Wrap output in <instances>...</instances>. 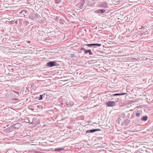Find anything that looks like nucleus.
<instances>
[{"label": "nucleus", "mask_w": 153, "mask_h": 153, "mask_svg": "<svg viewBox=\"0 0 153 153\" xmlns=\"http://www.w3.org/2000/svg\"><path fill=\"white\" fill-rule=\"evenodd\" d=\"M39 15L36 13H31L29 16V18L32 20H35L36 18H39Z\"/></svg>", "instance_id": "1"}, {"label": "nucleus", "mask_w": 153, "mask_h": 153, "mask_svg": "<svg viewBox=\"0 0 153 153\" xmlns=\"http://www.w3.org/2000/svg\"><path fill=\"white\" fill-rule=\"evenodd\" d=\"M55 2L56 3L58 4L61 1V0H55Z\"/></svg>", "instance_id": "14"}, {"label": "nucleus", "mask_w": 153, "mask_h": 153, "mask_svg": "<svg viewBox=\"0 0 153 153\" xmlns=\"http://www.w3.org/2000/svg\"><path fill=\"white\" fill-rule=\"evenodd\" d=\"M100 7L104 8H107L108 7V5L107 2L104 1L102 2L100 4Z\"/></svg>", "instance_id": "4"}, {"label": "nucleus", "mask_w": 153, "mask_h": 153, "mask_svg": "<svg viewBox=\"0 0 153 153\" xmlns=\"http://www.w3.org/2000/svg\"><path fill=\"white\" fill-rule=\"evenodd\" d=\"M147 116H144L142 117V120L143 121H146L147 120Z\"/></svg>", "instance_id": "10"}, {"label": "nucleus", "mask_w": 153, "mask_h": 153, "mask_svg": "<svg viewBox=\"0 0 153 153\" xmlns=\"http://www.w3.org/2000/svg\"><path fill=\"white\" fill-rule=\"evenodd\" d=\"M27 42L28 43H30V41H28Z\"/></svg>", "instance_id": "21"}, {"label": "nucleus", "mask_w": 153, "mask_h": 153, "mask_svg": "<svg viewBox=\"0 0 153 153\" xmlns=\"http://www.w3.org/2000/svg\"><path fill=\"white\" fill-rule=\"evenodd\" d=\"M124 94V93H122V94H114V96L116 95H123Z\"/></svg>", "instance_id": "12"}, {"label": "nucleus", "mask_w": 153, "mask_h": 153, "mask_svg": "<svg viewBox=\"0 0 153 153\" xmlns=\"http://www.w3.org/2000/svg\"><path fill=\"white\" fill-rule=\"evenodd\" d=\"M63 149H64L59 148V149H56L55 150L57 151H60L62 150Z\"/></svg>", "instance_id": "15"}, {"label": "nucleus", "mask_w": 153, "mask_h": 153, "mask_svg": "<svg viewBox=\"0 0 153 153\" xmlns=\"http://www.w3.org/2000/svg\"><path fill=\"white\" fill-rule=\"evenodd\" d=\"M66 104L67 105H69L71 106H72L74 105V102L72 101H70L69 102H66Z\"/></svg>", "instance_id": "9"}, {"label": "nucleus", "mask_w": 153, "mask_h": 153, "mask_svg": "<svg viewBox=\"0 0 153 153\" xmlns=\"http://www.w3.org/2000/svg\"><path fill=\"white\" fill-rule=\"evenodd\" d=\"M42 96L43 95H40L39 96V100H41L42 99L43 97H42Z\"/></svg>", "instance_id": "16"}, {"label": "nucleus", "mask_w": 153, "mask_h": 153, "mask_svg": "<svg viewBox=\"0 0 153 153\" xmlns=\"http://www.w3.org/2000/svg\"><path fill=\"white\" fill-rule=\"evenodd\" d=\"M140 115V114L139 113H136V115L137 117L139 116Z\"/></svg>", "instance_id": "17"}, {"label": "nucleus", "mask_w": 153, "mask_h": 153, "mask_svg": "<svg viewBox=\"0 0 153 153\" xmlns=\"http://www.w3.org/2000/svg\"><path fill=\"white\" fill-rule=\"evenodd\" d=\"M106 105L108 106L112 107L114 106L115 103L114 101H109L106 103Z\"/></svg>", "instance_id": "3"}, {"label": "nucleus", "mask_w": 153, "mask_h": 153, "mask_svg": "<svg viewBox=\"0 0 153 153\" xmlns=\"http://www.w3.org/2000/svg\"><path fill=\"white\" fill-rule=\"evenodd\" d=\"M101 130L100 129H93L87 130L86 133H93L95 131H100Z\"/></svg>", "instance_id": "6"}, {"label": "nucleus", "mask_w": 153, "mask_h": 153, "mask_svg": "<svg viewBox=\"0 0 153 153\" xmlns=\"http://www.w3.org/2000/svg\"><path fill=\"white\" fill-rule=\"evenodd\" d=\"M84 51L85 52V53H89L90 55H92V53L90 50H84Z\"/></svg>", "instance_id": "8"}, {"label": "nucleus", "mask_w": 153, "mask_h": 153, "mask_svg": "<svg viewBox=\"0 0 153 153\" xmlns=\"http://www.w3.org/2000/svg\"><path fill=\"white\" fill-rule=\"evenodd\" d=\"M84 50H85V49H84L83 48H82L81 49V50H83L84 51Z\"/></svg>", "instance_id": "19"}, {"label": "nucleus", "mask_w": 153, "mask_h": 153, "mask_svg": "<svg viewBox=\"0 0 153 153\" xmlns=\"http://www.w3.org/2000/svg\"><path fill=\"white\" fill-rule=\"evenodd\" d=\"M106 11L105 9H98L95 11V12L97 13H103Z\"/></svg>", "instance_id": "5"}, {"label": "nucleus", "mask_w": 153, "mask_h": 153, "mask_svg": "<svg viewBox=\"0 0 153 153\" xmlns=\"http://www.w3.org/2000/svg\"><path fill=\"white\" fill-rule=\"evenodd\" d=\"M47 65L48 66L52 67L53 66L57 65V63L55 61H51L47 63Z\"/></svg>", "instance_id": "2"}, {"label": "nucleus", "mask_w": 153, "mask_h": 153, "mask_svg": "<svg viewBox=\"0 0 153 153\" xmlns=\"http://www.w3.org/2000/svg\"><path fill=\"white\" fill-rule=\"evenodd\" d=\"M84 4V2H83V3L81 4V3H79L76 6L78 7L80 9H82L83 8V5Z\"/></svg>", "instance_id": "7"}, {"label": "nucleus", "mask_w": 153, "mask_h": 153, "mask_svg": "<svg viewBox=\"0 0 153 153\" xmlns=\"http://www.w3.org/2000/svg\"><path fill=\"white\" fill-rule=\"evenodd\" d=\"M85 45L87 46H88L89 47H91L92 46H93V44H86Z\"/></svg>", "instance_id": "13"}, {"label": "nucleus", "mask_w": 153, "mask_h": 153, "mask_svg": "<svg viewBox=\"0 0 153 153\" xmlns=\"http://www.w3.org/2000/svg\"><path fill=\"white\" fill-rule=\"evenodd\" d=\"M144 29V27L143 26H142L141 27V28H140V29Z\"/></svg>", "instance_id": "18"}, {"label": "nucleus", "mask_w": 153, "mask_h": 153, "mask_svg": "<svg viewBox=\"0 0 153 153\" xmlns=\"http://www.w3.org/2000/svg\"><path fill=\"white\" fill-rule=\"evenodd\" d=\"M17 94H18V95H19V93L18 92H15Z\"/></svg>", "instance_id": "20"}, {"label": "nucleus", "mask_w": 153, "mask_h": 153, "mask_svg": "<svg viewBox=\"0 0 153 153\" xmlns=\"http://www.w3.org/2000/svg\"><path fill=\"white\" fill-rule=\"evenodd\" d=\"M93 46H97L99 47L101 45L100 44H93Z\"/></svg>", "instance_id": "11"}]
</instances>
